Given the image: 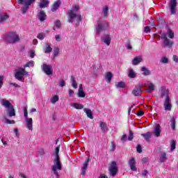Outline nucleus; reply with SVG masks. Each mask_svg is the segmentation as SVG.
<instances>
[{
	"mask_svg": "<svg viewBox=\"0 0 178 178\" xmlns=\"http://www.w3.org/2000/svg\"><path fill=\"white\" fill-rule=\"evenodd\" d=\"M6 41H8L10 44H15L20 41V36L16 32H10L6 35Z\"/></svg>",
	"mask_w": 178,
	"mask_h": 178,
	"instance_id": "nucleus-5",
	"label": "nucleus"
},
{
	"mask_svg": "<svg viewBox=\"0 0 178 178\" xmlns=\"http://www.w3.org/2000/svg\"><path fill=\"white\" fill-rule=\"evenodd\" d=\"M129 77H130V79L136 78V72H134V70L133 69L129 70Z\"/></svg>",
	"mask_w": 178,
	"mask_h": 178,
	"instance_id": "nucleus-35",
	"label": "nucleus"
},
{
	"mask_svg": "<svg viewBox=\"0 0 178 178\" xmlns=\"http://www.w3.org/2000/svg\"><path fill=\"white\" fill-rule=\"evenodd\" d=\"M161 38L163 40V44L165 47H172V45H173L172 42L168 39V35H166V33H163Z\"/></svg>",
	"mask_w": 178,
	"mask_h": 178,
	"instance_id": "nucleus-11",
	"label": "nucleus"
},
{
	"mask_svg": "<svg viewBox=\"0 0 178 178\" xmlns=\"http://www.w3.org/2000/svg\"><path fill=\"white\" fill-rule=\"evenodd\" d=\"M54 165L51 167V170L54 173L55 176L59 177V173L58 170H62V163H60V158L59 156L56 157L53 161Z\"/></svg>",
	"mask_w": 178,
	"mask_h": 178,
	"instance_id": "nucleus-4",
	"label": "nucleus"
},
{
	"mask_svg": "<svg viewBox=\"0 0 178 178\" xmlns=\"http://www.w3.org/2000/svg\"><path fill=\"white\" fill-rule=\"evenodd\" d=\"M117 88H125L126 83L123 81H120L115 84Z\"/></svg>",
	"mask_w": 178,
	"mask_h": 178,
	"instance_id": "nucleus-33",
	"label": "nucleus"
},
{
	"mask_svg": "<svg viewBox=\"0 0 178 178\" xmlns=\"http://www.w3.org/2000/svg\"><path fill=\"white\" fill-rule=\"evenodd\" d=\"M170 122L171 123L172 130H174V131L176 130V118H175V116L172 117Z\"/></svg>",
	"mask_w": 178,
	"mask_h": 178,
	"instance_id": "nucleus-25",
	"label": "nucleus"
},
{
	"mask_svg": "<svg viewBox=\"0 0 178 178\" xmlns=\"http://www.w3.org/2000/svg\"><path fill=\"white\" fill-rule=\"evenodd\" d=\"M49 6V0H40L38 4L39 8L42 9L44 8H48Z\"/></svg>",
	"mask_w": 178,
	"mask_h": 178,
	"instance_id": "nucleus-17",
	"label": "nucleus"
},
{
	"mask_svg": "<svg viewBox=\"0 0 178 178\" xmlns=\"http://www.w3.org/2000/svg\"><path fill=\"white\" fill-rule=\"evenodd\" d=\"M59 149H60V145H58L56 147L55 153L53 154V155L56 156V158H58V156H59Z\"/></svg>",
	"mask_w": 178,
	"mask_h": 178,
	"instance_id": "nucleus-40",
	"label": "nucleus"
},
{
	"mask_svg": "<svg viewBox=\"0 0 178 178\" xmlns=\"http://www.w3.org/2000/svg\"><path fill=\"white\" fill-rule=\"evenodd\" d=\"M162 63H169V58L167 57H163L161 60H160Z\"/></svg>",
	"mask_w": 178,
	"mask_h": 178,
	"instance_id": "nucleus-48",
	"label": "nucleus"
},
{
	"mask_svg": "<svg viewBox=\"0 0 178 178\" xmlns=\"http://www.w3.org/2000/svg\"><path fill=\"white\" fill-rule=\"evenodd\" d=\"M144 111H138L137 116H143Z\"/></svg>",
	"mask_w": 178,
	"mask_h": 178,
	"instance_id": "nucleus-61",
	"label": "nucleus"
},
{
	"mask_svg": "<svg viewBox=\"0 0 178 178\" xmlns=\"http://www.w3.org/2000/svg\"><path fill=\"white\" fill-rule=\"evenodd\" d=\"M34 56H35V53L34 52V51L31 50L30 51V57L31 58H34Z\"/></svg>",
	"mask_w": 178,
	"mask_h": 178,
	"instance_id": "nucleus-62",
	"label": "nucleus"
},
{
	"mask_svg": "<svg viewBox=\"0 0 178 178\" xmlns=\"http://www.w3.org/2000/svg\"><path fill=\"white\" fill-rule=\"evenodd\" d=\"M80 10L79 6L77 5L73 6L72 10L68 11V20L67 22L73 25V20L77 17Z\"/></svg>",
	"mask_w": 178,
	"mask_h": 178,
	"instance_id": "nucleus-3",
	"label": "nucleus"
},
{
	"mask_svg": "<svg viewBox=\"0 0 178 178\" xmlns=\"http://www.w3.org/2000/svg\"><path fill=\"white\" fill-rule=\"evenodd\" d=\"M1 104L7 109V116H9L10 118L16 116V111L15 110V108H13V104H12L10 102L5 99H2L1 100Z\"/></svg>",
	"mask_w": 178,
	"mask_h": 178,
	"instance_id": "nucleus-1",
	"label": "nucleus"
},
{
	"mask_svg": "<svg viewBox=\"0 0 178 178\" xmlns=\"http://www.w3.org/2000/svg\"><path fill=\"white\" fill-rule=\"evenodd\" d=\"M59 101V96L58 95H55L53 98L51 99L50 102L51 104H56Z\"/></svg>",
	"mask_w": 178,
	"mask_h": 178,
	"instance_id": "nucleus-38",
	"label": "nucleus"
},
{
	"mask_svg": "<svg viewBox=\"0 0 178 178\" xmlns=\"http://www.w3.org/2000/svg\"><path fill=\"white\" fill-rule=\"evenodd\" d=\"M108 171L111 176L115 177L118 173V164H116V161H112L109 163Z\"/></svg>",
	"mask_w": 178,
	"mask_h": 178,
	"instance_id": "nucleus-8",
	"label": "nucleus"
},
{
	"mask_svg": "<svg viewBox=\"0 0 178 178\" xmlns=\"http://www.w3.org/2000/svg\"><path fill=\"white\" fill-rule=\"evenodd\" d=\"M134 138V135H133V132L131 130H129V134L128 135V140L129 141H131Z\"/></svg>",
	"mask_w": 178,
	"mask_h": 178,
	"instance_id": "nucleus-45",
	"label": "nucleus"
},
{
	"mask_svg": "<svg viewBox=\"0 0 178 178\" xmlns=\"http://www.w3.org/2000/svg\"><path fill=\"white\" fill-rule=\"evenodd\" d=\"M109 29V23L106 21H97V24L95 25V31L97 35H99L102 31H106Z\"/></svg>",
	"mask_w": 178,
	"mask_h": 178,
	"instance_id": "nucleus-2",
	"label": "nucleus"
},
{
	"mask_svg": "<svg viewBox=\"0 0 178 178\" xmlns=\"http://www.w3.org/2000/svg\"><path fill=\"white\" fill-rule=\"evenodd\" d=\"M42 70L44 72V73H45V74H47V76L52 74L54 72V70H52V66L45 63L42 64Z\"/></svg>",
	"mask_w": 178,
	"mask_h": 178,
	"instance_id": "nucleus-9",
	"label": "nucleus"
},
{
	"mask_svg": "<svg viewBox=\"0 0 178 178\" xmlns=\"http://www.w3.org/2000/svg\"><path fill=\"white\" fill-rule=\"evenodd\" d=\"M34 67V62L33 60H31L24 65V69H26V67Z\"/></svg>",
	"mask_w": 178,
	"mask_h": 178,
	"instance_id": "nucleus-39",
	"label": "nucleus"
},
{
	"mask_svg": "<svg viewBox=\"0 0 178 178\" xmlns=\"http://www.w3.org/2000/svg\"><path fill=\"white\" fill-rule=\"evenodd\" d=\"M65 86H66V83L65 82V80H63V79L60 80L58 86L59 87H65Z\"/></svg>",
	"mask_w": 178,
	"mask_h": 178,
	"instance_id": "nucleus-47",
	"label": "nucleus"
},
{
	"mask_svg": "<svg viewBox=\"0 0 178 178\" xmlns=\"http://www.w3.org/2000/svg\"><path fill=\"white\" fill-rule=\"evenodd\" d=\"M2 86H3V76H0V88H2Z\"/></svg>",
	"mask_w": 178,
	"mask_h": 178,
	"instance_id": "nucleus-56",
	"label": "nucleus"
},
{
	"mask_svg": "<svg viewBox=\"0 0 178 178\" xmlns=\"http://www.w3.org/2000/svg\"><path fill=\"white\" fill-rule=\"evenodd\" d=\"M147 175H148V170H144L143 171H142V176H143V177H145Z\"/></svg>",
	"mask_w": 178,
	"mask_h": 178,
	"instance_id": "nucleus-58",
	"label": "nucleus"
},
{
	"mask_svg": "<svg viewBox=\"0 0 178 178\" xmlns=\"http://www.w3.org/2000/svg\"><path fill=\"white\" fill-rule=\"evenodd\" d=\"M166 161V153H163L160 156V161L161 162H165Z\"/></svg>",
	"mask_w": 178,
	"mask_h": 178,
	"instance_id": "nucleus-43",
	"label": "nucleus"
},
{
	"mask_svg": "<svg viewBox=\"0 0 178 178\" xmlns=\"http://www.w3.org/2000/svg\"><path fill=\"white\" fill-rule=\"evenodd\" d=\"M129 165H130L131 170L133 172L137 170V167H136V159H134V157H132L129 160Z\"/></svg>",
	"mask_w": 178,
	"mask_h": 178,
	"instance_id": "nucleus-14",
	"label": "nucleus"
},
{
	"mask_svg": "<svg viewBox=\"0 0 178 178\" xmlns=\"http://www.w3.org/2000/svg\"><path fill=\"white\" fill-rule=\"evenodd\" d=\"M76 19L77 23H80V22H81V20H83V18L81 17V15H78V14H76Z\"/></svg>",
	"mask_w": 178,
	"mask_h": 178,
	"instance_id": "nucleus-54",
	"label": "nucleus"
},
{
	"mask_svg": "<svg viewBox=\"0 0 178 178\" xmlns=\"http://www.w3.org/2000/svg\"><path fill=\"white\" fill-rule=\"evenodd\" d=\"M172 59H173L174 62H175L176 63H178V57H177V56L174 55V56H172Z\"/></svg>",
	"mask_w": 178,
	"mask_h": 178,
	"instance_id": "nucleus-60",
	"label": "nucleus"
},
{
	"mask_svg": "<svg viewBox=\"0 0 178 178\" xmlns=\"http://www.w3.org/2000/svg\"><path fill=\"white\" fill-rule=\"evenodd\" d=\"M70 80L72 81V87L73 88H77V82H76V79H74V76H71Z\"/></svg>",
	"mask_w": 178,
	"mask_h": 178,
	"instance_id": "nucleus-36",
	"label": "nucleus"
},
{
	"mask_svg": "<svg viewBox=\"0 0 178 178\" xmlns=\"http://www.w3.org/2000/svg\"><path fill=\"white\" fill-rule=\"evenodd\" d=\"M163 106L165 111H172V104H170V98L167 97L165 99Z\"/></svg>",
	"mask_w": 178,
	"mask_h": 178,
	"instance_id": "nucleus-13",
	"label": "nucleus"
},
{
	"mask_svg": "<svg viewBox=\"0 0 178 178\" xmlns=\"http://www.w3.org/2000/svg\"><path fill=\"white\" fill-rule=\"evenodd\" d=\"M108 9H109V8L108 7V6H105L104 8H103V13H104V17H108Z\"/></svg>",
	"mask_w": 178,
	"mask_h": 178,
	"instance_id": "nucleus-41",
	"label": "nucleus"
},
{
	"mask_svg": "<svg viewBox=\"0 0 178 178\" xmlns=\"http://www.w3.org/2000/svg\"><path fill=\"white\" fill-rule=\"evenodd\" d=\"M168 33L169 38H175V33L173 32V31L168 29Z\"/></svg>",
	"mask_w": 178,
	"mask_h": 178,
	"instance_id": "nucleus-44",
	"label": "nucleus"
},
{
	"mask_svg": "<svg viewBox=\"0 0 178 178\" xmlns=\"http://www.w3.org/2000/svg\"><path fill=\"white\" fill-rule=\"evenodd\" d=\"M8 19H9V15H8V13H0V24L1 23H3V22H6Z\"/></svg>",
	"mask_w": 178,
	"mask_h": 178,
	"instance_id": "nucleus-23",
	"label": "nucleus"
},
{
	"mask_svg": "<svg viewBox=\"0 0 178 178\" xmlns=\"http://www.w3.org/2000/svg\"><path fill=\"white\" fill-rule=\"evenodd\" d=\"M78 97H79V98H84V97H86L84 90H78Z\"/></svg>",
	"mask_w": 178,
	"mask_h": 178,
	"instance_id": "nucleus-42",
	"label": "nucleus"
},
{
	"mask_svg": "<svg viewBox=\"0 0 178 178\" xmlns=\"http://www.w3.org/2000/svg\"><path fill=\"white\" fill-rule=\"evenodd\" d=\"M170 15L176 13V8H177V0H171L169 4Z\"/></svg>",
	"mask_w": 178,
	"mask_h": 178,
	"instance_id": "nucleus-10",
	"label": "nucleus"
},
{
	"mask_svg": "<svg viewBox=\"0 0 178 178\" xmlns=\"http://www.w3.org/2000/svg\"><path fill=\"white\" fill-rule=\"evenodd\" d=\"M54 25L57 29H59V27H60L61 26L60 21L59 19H57L56 21H55Z\"/></svg>",
	"mask_w": 178,
	"mask_h": 178,
	"instance_id": "nucleus-50",
	"label": "nucleus"
},
{
	"mask_svg": "<svg viewBox=\"0 0 178 178\" xmlns=\"http://www.w3.org/2000/svg\"><path fill=\"white\" fill-rule=\"evenodd\" d=\"M113 77V74L111 72H107L106 76V80L107 83H111L112 78Z\"/></svg>",
	"mask_w": 178,
	"mask_h": 178,
	"instance_id": "nucleus-29",
	"label": "nucleus"
},
{
	"mask_svg": "<svg viewBox=\"0 0 178 178\" xmlns=\"http://www.w3.org/2000/svg\"><path fill=\"white\" fill-rule=\"evenodd\" d=\"M100 127L101 131H106L108 130V127H106V124L104 122H100Z\"/></svg>",
	"mask_w": 178,
	"mask_h": 178,
	"instance_id": "nucleus-30",
	"label": "nucleus"
},
{
	"mask_svg": "<svg viewBox=\"0 0 178 178\" xmlns=\"http://www.w3.org/2000/svg\"><path fill=\"white\" fill-rule=\"evenodd\" d=\"M154 134L155 137H159L161 136V125L159 124L155 125Z\"/></svg>",
	"mask_w": 178,
	"mask_h": 178,
	"instance_id": "nucleus-19",
	"label": "nucleus"
},
{
	"mask_svg": "<svg viewBox=\"0 0 178 178\" xmlns=\"http://www.w3.org/2000/svg\"><path fill=\"white\" fill-rule=\"evenodd\" d=\"M37 38H38V40H42L44 38H45V36L44 35L43 33H40L38 35Z\"/></svg>",
	"mask_w": 178,
	"mask_h": 178,
	"instance_id": "nucleus-49",
	"label": "nucleus"
},
{
	"mask_svg": "<svg viewBox=\"0 0 178 178\" xmlns=\"http://www.w3.org/2000/svg\"><path fill=\"white\" fill-rule=\"evenodd\" d=\"M84 112L86 113L89 119H94V116H92V112L91 111L90 109L85 108Z\"/></svg>",
	"mask_w": 178,
	"mask_h": 178,
	"instance_id": "nucleus-27",
	"label": "nucleus"
},
{
	"mask_svg": "<svg viewBox=\"0 0 178 178\" xmlns=\"http://www.w3.org/2000/svg\"><path fill=\"white\" fill-rule=\"evenodd\" d=\"M149 90H147V92H151V91H154L155 90V85L152 83L147 84Z\"/></svg>",
	"mask_w": 178,
	"mask_h": 178,
	"instance_id": "nucleus-34",
	"label": "nucleus"
},
{
	"mask_svg": "<svg viewBox=\"0 0 178 178\" xmlns=\"http://www.w3.org/2000/svg\"><path fill=\"white\" fill-rule=\"evenodd\" d=\"M73 107L75 108V109H83V108H84V106H83V104H81L79 103H74L73 104Z\"/></svg>",
	"mask_w": 178,
	"mask_h": 178,
	"instance_id": "nucleus-37",
	"label": "nucleus"
},
{
	"mask_svg": "<svg viewBox=\"0 0 178 178\" xmlns=\"http://www.w3.org/2000/svg\"><path fill=\"white\" fill-rule=\"evenodd\" d=\"M18 2L20 5H24L23 7H21V9L22 13L25 15V13H27L31 3L35 2V0H19Z\"/></svg>",
	"mask_w": 178,
	"mask_h": 178,
	"instance_id": "nucleus-7",
	"label": "nucleus"
},
{
	"mask_svg": "<svg viewBox=\"0 0 178 178\" xmlns=\"http://www.w3.org/2000/svg\"><path fill=\"white\" fill-rule=\"evenodd\" d=\"M29 72L26 71V68H19L16 70L15 74V78L19 81H24V76H28Z\"/></svg>",
	"mask_w": 178,
	"mask_h": 178,
	"instance_id": "nucleus-6",
	"label": "nucleus"
},
{
	"mask_svg": "<svg viewBox=\"0 0 178 178\" xmlns=\"http://www.w3.org/2000/svg\"><path fill=\"white\" fill-rule=\"evenodd\" d=\"M6 123L7 124H15V120H9V119H6Z\"/></svg>",
	"mask_w": 178,
	"mask_h": 178,
	"instance_id": "nucleus-53",
	"label": "nucleus"
},
{
	"mask_svg": "<svg viewBox=\"0 0 178 178\" xmlns=\"http://www.w3.org/2000/svg\"><path fill=\"white\" fill-rule=\"evenodd\" d=\"M51 52H52V47H51V44H49V43H46L44 54H51Z\"/></svg>",
	"mask_w": 178,
	"mask_h": 178,
	"instance_id": "nucleus-28",
	"label": "nucleus"
},
{
	"mask_svg": "<svg viewBox=\"0 0 178 178\" xmlns=\"http://www.w3.org/2000/svg\"><path fill=\"white\" fill-rule=\"evenodd\" d=\"M38 17L40 22L42 23V22L47 20V13H45V11L42 10L38 13Z\"/></svg>",
	"mask_w": 178,
	"mask_h": 178,
	"instance_id": "nucleus-15",
	"label": "nucleus"
},
{
	"mask_svg": "<svg viewBox=\"0 0 178 178\" xmlns=\"http://www.w3.org/2000/svg\"><path fill=\"white\" fill-rule=\"evenodd\" d=\"M142 162L143 163H147L148 162V158L144 157L143 159H142Z\"/></svg>",
	"mask_w": 178,
	"mask_h": 178,
	"instance_id": "nucleus-63",
	"label": "nucleus"
},
{
	"mask_svg": "<svg viewBox=\"0 0 178 178\" xmlns=\"http://www.w3.org/2000/svg\"><path fill=\"white\" fill-rule=\"evenodd\" d=\"M26 124V127L28 128L29 130H33V118H25Z\"/></svg>",
	"mask_w": 178,
	"mask_h": 178,
	"instance_id": "nucleus-21",
	"label": "nucleus"
},
{
	"mask_svg": "<svg viewBox=\"0 0 178 178\" xmlns=\"http://www.w3.org/2000/svg\"><path fill=\"white\" fill-rule=\"evenodd\" d=\"M151 32V28H149V26H147L145 27V33H150Z\"/></svg>",
	"mask_w": 178,
	"mask_h": 178,
	"instance_id": "nucleus-57",
	"label": "nucleus"
},
{
	"mask_svg": "<svg viewBox=\"0 0 178 178\" xmlns=\"http://www.w3.org/2000/svg\"><path fill=\"white\" fill-rule=\"evenodd\" d=\"M115 149H116V145L115 144V142H111V147L110 149V151L113 152V151H115Z\"/></svg>",
	"mask_w": 178,
	"mask_h": 178,
	"instance_id": "nucleus-51",
	"label": "nucleus"
},
{
	"mask_svg": "<svg viewBox=\"0 0 178 178\" xmlns=\"http://www.w3.org/2000/svg\"><path fill=\"white\" fill-rule=\"evenodd\" d=\"M99 178H108V177L104 174L100 175V176L99 177Z\"/></svg>",
	"mask_w": 178,
	"mask_h": 178,
	"instance_id": "nucleus-64",
	"label": "nucleus"
},
{
	"mask_svg": "<svg viewBox=\"0 0 178 178\" xmlns=\"http://www.w3.org/2000/svg\"><path fill=\"white\" fill-rule=\"evenodd\" d=\"M141 62H143V57L141 56H136L135 58H134V59L132 60V65L134 66H136V65H140V63H141Z\"/></svg>",
	"mask_w": 178,
	"mask_h": 178,
	"instance_id": "nucleus-18",
	"label": "nucleus"
},
{
	"mask_svg": "<svg viewBox=\"0 0 178 178\" xmlns=\"http://www.w3.org/2000/svg\"><path fill=\"white\" fill-rule=\"evenodd\" d=\"M59 54H60V49H59V47H56L54 49L53 58H56V56H58V55H59Z\"/></svg>",
	"mask_w": 178,
	"mask_h": 178,
	"instance_id": "nucleus-31",
	"label": "nucleus"
},
{
	"mask_svg": "<svg viewBox=\"0 0 178 178\" xmlns=\"http://www.w3.org/2000/svg\"><path fill=\"white\" fill-rule=\"evenodd\" d=\"M176 149V141L172 140L171 141V151Z\"/></svg>",
	"mask_w": 178,
	"mask_h": 178,
	"instance_id": "nucleus-46",
	"label": "nucleus"
},
{
	"mask_svg": "<svg viewBox=\"0 0 178 178\" xmlns=\"http://www.w3.org/2000/svg\"><path fill=\"white\" fill-rule=\"evenodd\" d=\"M136 151L138 154H141L143 152V147H141V145H138L136 147Z\"/></svg>",
	"mask_w": 178,
	"mask_h": 178,
	"instance_id": "nucleus-52",
	"label": "nucleus"
},
{
	"mask_svg": "<svg viewBox=\"0 0 178 178\" xmlns=\"http://www.w3.org/2000/svg\"><path fill=\"white\" fill-rule=\"evenodd\" d=\"M142 72H143L144 76H149V74H151V71L145 67H142Z\"/></svg>",
	"mask_w": 178,
	"mask_h": 178,
	"instance_id": "nucleus-32",
	"label": "nucleus"
},
{
	"mask_svg": "<svg viewBox=\"0 0 178 178\" xmlns=\"http://www.w3.org/2000/svg\"><path fill=\"white\" fill-rule=\"evenodd\" d=\"M61 3H62L60 2V0H57L56 1H55L51 8V11L56 12V10H58L60 7Z\"/></svg>",
	"mask_w": 178,
	"mask_h": 178,
	"instance_id": "nucleus-16",
	"label": "nucleus"
},
{
	"mask_svg": "<svg viewBox=\"0 0 178 178\" xmlns=\"http://www.w3.org/2000/svg\"><path fill=\"white\" fill-rule=\"evenodd\" d=\"M88 163H90V158H87L84 163H83V165L81 168V175L82 176H86V172L87 170V168H88Z\"/></svg>",
	"mask_w": 178,
	"mask_h": 178,
	"instance_id": "nucleus-12",
	"label": "nucleus"
},
{
	"mask_svg": "<svg viewBox=\"0 0 178 178\" xmlns=\"http://www.w3.org/2000/svg\"><path fill=\"white\" fill-rule=\"evenodd\" d=\"M152 136V134H151V132H147L145 134H141V136L145 138V141H149V140H151Z\"/></svg>",
	"mask_w": 178,
	"mask_h": 178,
	"instance_id": "nucleus-24",
	"label": "nucleus"
},
{
	"mask_svg": "<svg viewBox=\"0 0 178 178\" xmlns=\"http://www.w3.org/2000/svg\"><path fill=\"white\" fill-rule=\"evenodd\" d=\"M111 36L109 35H106V37L102 39L103 42L108 46L111 45Z\"/></svg>",
	"mask_w": 178,
	"mask_h": 178,
	"instance_id": "nucleus-26",
	"label": "nucleus"
},
{
	"mask_svg": "<svg viewBox=\"0 0 178 178\" xmlns=\"http://www.w3.org/2000/svg\"><path fill=\"white\" fill-rule=\"evenodd\" d=\"M170 98L169 97V90L166 89L165 87H161V98Z\"/></svg>",
	"mask_w": 178,
	"mask_h": 178,
	"instance_id": "nucleus-22",
	"label": "nucleus"
},
{
	"mask_svg": "<svg viewBox=\"0 0 178 178\" xmlns=\"http://www.w3.org/2000/svg\"><path fill=\"white\" fill-rule=\"evenodd\" d=\"M132 94L135 97H138V96L141 95V94H143V90H141V88L140 86L136 87L133 90Z\"/></svg>",
	"mask_w": 178,
	"mask_h": 178,
	"instance_id": "nucleus-20",
	"label": "nucleus"
},
{
	"mask_svg": "<svg viewBox=\"0 0 178 178\" xmlns=\"http://www.w3.org/2000/svg\"><path fill=\"white\" fill-rule=\"evenodd\" d=\"M126 140H127V135L126 134L122 135L121 138V141H126Z\"/></svg>",
	"mask_w": 178,
	"mask_h": 178,
	"instance_id": "nucleus-59",
	"label": "nucleus"
},
{
	"mask_svg": "<svg viewBox=\"0 0 178 178\" xmlns=\"http://www.w3.org/2000/svg\"><path fill=\"white\" fill-rule=\"evenodd\" d=\"M24 118H25V119H27L28 118V116H29V113L27 112V108H24Z\"/></svg>",
	"mask_w": 178,
	"mask_h": 178,
	"instance_id": "nucleus-55",
	"label": "nucleus"
}]
</instances>
